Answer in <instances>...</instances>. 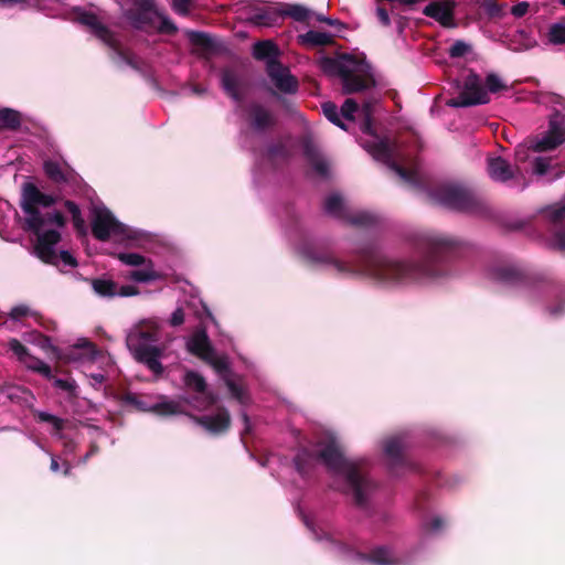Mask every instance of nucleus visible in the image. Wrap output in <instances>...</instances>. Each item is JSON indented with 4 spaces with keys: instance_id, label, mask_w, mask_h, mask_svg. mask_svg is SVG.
Masks as SVG:
<instances>
[{
    "instance_id": "14",
    "label": "nucleus",
    "mask_w": 565,
    "mask_h": 565,
    "mask_svg": "<svg viewBox=\"0 0 565 565\" xmlns=\"http://www.w3.org/2000/svg\"><path fill=\"white\" fill-rule=\"evenodd\" d=\"M92 232L98 241H108L125 234V226L106 209H95Z\"/></svg>"
},
{
    "instance_id": "34",
    "label": "nucleus",
    "mask_w": 565,
    "mask_h": 565,
    "mask_svg": "<svg viewBox=\"0 0 565 565\" xmlns=\"http://www.w3.org/2000/svg\"><path fill=\"white\" fill-rule=\"evenodd\" d=\"M279 14L280 18L290 17L298 22H303L308 19L309 11L300 4H288Z\"/></svg>"
},
{
    "instance_id": "7",
    "label": "nucleus",
    "mask_w": 565,
    "mask_h": 565,
    "mask_svg": "<svg viewBox=\"0 0 565 565\" xmlns=\"http://www.w3.org/2000/svg\"><path fill=\"white\" fill-rule=\"evenodd\" d=\"M407 448V443L403 437L392 436L383 439L382 450L391 475L399 477L406 471L416 469L408 456Z\"/></svg>"
},
{
    "instance_id": "2",
    "label": "nucleus",
    "mask_w": 565,
    "mask_h": 565,
    "mask_svg": "<svg viewBox=\"0 0 565 565\" xmlns=\"http://www.w3.org/2000/svg\"><path fill=\"white\" fill-rule=\"evenodd\" d=\"M316 458L326 468L343 477L348 493L356 507L365 509L370 498L377 490V482L371 477L372 462L367 457L347 458L334 435H327L317 443Z\"/></svg>"
},
{
    "instance_id": "3",
    "label": "nucleus",
    "mask_w": 565,
    "mask_h": 565,
    "mask_svg": "<svg viewBox=\"0 0 565 565\" xmlns=\"http://www.w3.org/2000/svg\"><path fill=\"white\" fill-rule=\"evenodd\" d=\"M56 202V198L40 191L34 184L26 183L23 188L22 210L25 214L28 230L34 234H42L46 225L56 228L64 226V217L60 212L42 214L39 206L49 207Z\"/></svg>"
},
{
    "instance_id": "12",
    "label": "nucleus",
    "mask_w": 565,
    "mask_h": 565,
    "mask_svg": "<svg viewBox=\"0 0 565 565\" xmlns=\"http://www.w3.org/2000/svg\"><path fill=\"white\" fill-rule=\"evenodd\" d=\"M279 126V117L269 106L249 102V130L262 135L273 134Z\"/></svg>"
},
{
    "instance_id": "37",
    "label": "nucleus",
    "mask_w": 565,
    "mask_h": 565,
    "mask_svg": "<svg viewBox=\"0 0 565 565\" xmlns=\"http://www.w3.org/2000/svg\"><path fill=\"white\" fill-rule=\"evenodd\" d=\"M547 41L553 45L565 44V25L562 23H554L550 26L546 34Z\"/></svg>"
},
{
    "instance_id": "40",
    "label": "nucleus",
    "mask_w": 565,
    "mask_h": 565,
    "mask_svg": "<svg viewBox=\"0 0 565 565\" xmlns=\"http://www.w3.org/2000/svg\"><path fill=\"white\" fill-rule=\"evenodd\" d=\"M358 109H359L358 103L352 98H347L341 106L340 113L344 119L353 121L354 114L358 111Z\"/></svg>"
},
{
    "instance_id": "50",
    "label": "nucleus",
    "mask_w": 565,
    "mask_h": 565,
    "mask_svg": "<svg viewBox=\"0 0 565 565\" xmlns=\"http://www.w3.org/2000/svg\"><path fill=\"white\" fill-rule=\"evenodd\" d=\"M550 159L539 157L534 160L533 171L535 174L543 175L550 168Z\"/></svg>"
},
{
    "instance_id": "5",
    "label": "nucleus",
    "mask_w": 565,
    "mask_h": 565,
    "mask_svg": "<svg viewBox=\"0 0 565 565\" xmlns=\"http://www.w3.org/2000/svg\"><path fill=\"white\" fill-rule=\"evenodd\" d=\"M428 195L434 203L452 211L471 214H482L487 211L483 201L471 189L461 184H440L431 189Z\"/></svg>"
},
{
    "instance_id": "39",
    "label": "nucleus",
    "mask_w": 565,
    "mask_h": 565,
    "mask_svg": "<svg viewBox=\"0 0 565 565\" xmlns=\"http://www.w3.org/2000/svg\"><path fill=\"white\" fill-rule=\"evenodd\" d=\"M65 207L72 214L75 228L79 232H84L85 231V222H84V218L82 217L81 210L78 209V206L72 201H66Z\"/></svg>"
},
{
    "instance_id": "61",
    "label": "nucleus",
    "mask_w": 565,
    "mask_h": 565,
    "mask_svg": "<svg viewBox=\"0 0 565 565\" xmlns=\"http://www.w3.org/2000/svg\"><path fill=\"white\" fill-rule=\"evenodd\" d=\"M184 320V316H183V312L182 310L178 309L175 310L173 313H172V317H171V323L173 326H179L183 322Z\"/></svg>"
},
{
    "instance_id": "59",
    "label": "nucleus",
    "mask_w": 565,
    "mask_h": 565,
    "mask_svg": "<svg viewBox=\"0 0 565 565\" xmlns=\"http://www.w3.org/2000/svg\"><path fill=\"white\" fill-rule=\"evenodd\" d=\"M444 525V521L439 516H435L427 525V530L431 531V532H435V531H438L443 527Z\"/></svg>"
},
{
    "instance_id": "55",
    "label": "nucleus",
    "mask_w": 565,
    "mask_h": 565,
    "mask_svg": "<svg viewBox=\"0 0 565 565\" xmlns=\"http://www.w3.org/2000/svg\"><path fill=\"white\" fill-rule=\"evenodd\" d=\"M312 168L319 173L320 175H327L328 173V163L326 160L321 157L317 159L316 161L310 163Z\"/></svg>"
},
{
    "instance_id": "20",
    "label": "nucleus",
    "mask_w": 565,
    "mask_h": 565,
    "mask_svg": "<svg viewBox=\"0 0 565 565\" xmlns=\"http://www.w3.org/2000/svg\"><path fill=\"white\" fill-rule=\"evenodd\" d=\"M280 19L279 12L267 6H258L249 1V24L273 26Z\"/></svg>"
},
{
    "instance_id": "26",
    "label": "nucleus",
    "mask_w": 565,
    "mask_h": 565,
    "mask_svg": "<svg viewBox=\"0 0 565 565\" xmlns=\"http://www.w3.org/2000/svg\"><path fill=\"white\" fill-rule=\"evenodd\" d=\"M279 54L278 45L271 40L258 41L253 45V56L258 61H265L266 65L271 61H278Z\"/></svg>"
},
{
    "instance_id": "58",
    "label": "nucleus",
    "mask_w": 565,
    "mask_h": 565,
    "mask_svg": "<svg viewBox=\"0 0 565 565\" xmlns=\"http://www.w3.org/2000/svg\"><path fill=\"white\" fill-rule=\"evenodd\" d=\"M207 434L217 436L227 431L230 426H203Z\"/></svg>"
},
{
    "instance_id": "52",
    "label": "nucleus",
    "mask_w": 565,
    "mask_h": 565,
    "mask_svg": "<svg viewBox=\"0 0 565 565\" xmlns=\"http://www.w3.org/2000/svg\"><path fill=\"white\" fill-rule=\"evenodd\" d=\"M376 2H377L376 17H377L380 23L383 26H390L391 25V18H390L388 11L386 10V8H384L381 4V0H376Z\"/></svg>"
},
{
    "instance_id": "15",
    "label": "nucleus",
    "mask_w": 565,
    "mask_h": 565,
    "mask_svg": "<svg viewBox=\"0 0 565 565\" xmlns=\"http://www.w3.org/2000/svg\"><path fill=\"white\" fill-rule=\"evenodd\" d=\"M266 74L276 89L285 95H295L299 90V81L291 74L288 66L280 61H271L267 64Z\"/></svg>"
},
{
    "instance_id": "31",
    "label": "nucleus",
    "mask_w": 565,
    "mask_h": 565,
    "mask_svg": "<svg viewBox=\"0 0 565 565\" xmlns=\"http://www.w3.org/2000/svg\"><path fill=\"white\" fill-rule=\"evenodd\" d=\"M96 294L103 297H114L117 295V285L109 279H95L92 282Z\"/></svg>"
},
{
    "instance_id": "22",
    "label": "nucleus",
    "mask_w": 565,
    "mask_h": 565,
    "mask_svg": "<svg viewBox=\"0 0 565 565\" xmlns=\"http://www.w3.org/2000/svg\"><path fill=\"white\" fill-rule=\"evenodd\" d=\"M129 399L136 405V407L143 412H154L158 414H175L179 411V404L169 401V399H162L160 402H147L142 397L139 396H132L129 397Z\"/></svg>"
},
{
    "instance_id": "24",
    "label": "nucleus",
    "mask_w": 565,
    "mask_h": 565,
    "mask_svg": "<svg viewBox=\"0 0 565 565\" xmlns=\"http://www.w3.org/2000/svg\"><path fill=\"white\" fill-rule=\"evenodd\" d=\"M361 561L370 562L375 565H401L399 558L395 557L387 546H379L373 548L370 553H359Z\"/></svg>"
},
{
    "instance_id": "60",
    "label": "nucleus",
    "mask_w": 565,
    "mask_h": 565,
    "mask_svg": "<svg viewBox=\"0 0 565 565\" xmlns=\"http://www.w3.org/2000/svg\"><path fill=\"white\" fill-rule=\"evenodd\" d=\"M192 41L196 44L209 45L210 39L203 33H195L192 35Z\"/></svg>"
},
{
    "instance_id": "9",
    "label": "nucleus",
    "mask_w": 565,
    "mask_h": 565,
    "mask_svg": "<svg viewBox=\"0 0 565 565\" xmlns=\"http://www.w3.org/2000/svg\"><path fill=\"white\" fill-rule=\"evenodd\" d=\"M57 230L56 227L46 230L42 234L36 235L35 254L45 263L57 264L58 259H61L65 265L75 267L77 265L76 259L68 252H61L57 255L54 249V246L61 239V234Z\"/></svg>"
},
{
    "instance_id": "1",
    "label": "nucleus",
    "mask_w": 565,
    "mask_h": 565,
    "mask_svg": "<svg viewBox=\"0 0 565 565\" xmlns=\"http://www.w3.org/2000/svg\"><path fill=\"white\" fill-rule=\"evenodd\" d=\"M414 246L422 255L419 262L390 258L374 246L362 247L351 262L341 260L330 252H313L309 258L313 263L332 266L337 274L344 277L365 276L382 285H404L446 275L445 264L460 255L463 242L429 232L417 235Z\"/></svg>"
},
{
    "instance_id": "62",
    "label": "nucleus",
    "mask_w": 565,
    "mask_h": 565,
    "mask_svg": "<svg viewBox=\"0 0 565 565\" xmlns=\"http://www.w3.org/2000/svg\"><path fill=\"white\" fill-rule=\"evenodd\" d=\"M317 19H318V21L323 22V23H327V24H329V25H333V26H335V25L343 26V23H342V22H340L338 19H331V18H327V17H324V15H318V18H317Z\"/></svg>"
},
{
    "instance_id": "46",
    "label": "nucleus",
    "mask_w": 565,
    "mask_h": 565,
    "mask_svg": "<svg viewBox=\"0 0 565 565\" xmlns=\"http://www.w3.org/2000/svg\"><path fill=\"white\" fill-rule=\"evenodd\" d=\"M271 95L276 97V100L286 113L290 115H295L297 113V106L291 99L284 97L276 92H271Z\"/></svg>"
},
{
    "instance_id": "53",
    "label": "nucleus",
    "mask_w": 565,
    "mask_h": 565,
    "mask_svg": "<svg viewBox=\"0 0 565 565\" xmlns=\"http://www.w3.org/2000/svg\"><path fill=\"white\" fill-rule=\"evenodd\" d=\"M303 154L308 159L309 163L316 161L317 159L321 158L320 152L318 149L311 143L306 142L303 146Z\"/></svg>"
},
{
    "instance_id": "64",
    "label": "nucleus",
    "mask_w": 565,
    "mask_h": 565,
    "mask_svg": "<svg viewBox=\"0 0 565 565\" xmlns=\"http://www.w3.org/2000/svg\"><path fill=\"white\" fill-rule=\"evenodd\" d=\"M527 156V150L524 147L519 146L515 150V157L519 161H524Z\"/></svg>"
},
{
    "instance_id": "16",
    "label": "nucleus",
    "mask_w": 565,
    "mask_h": 565,
    "mask_svg": "<svg viewBox=\"0 0 565 565\" xmlns=\"http://www.w3.org/2000/svg\"><path fill=\"white\" fill-rule=\"evenodd\" d=\"M188 350L200 359L214 365L216 369H223L225 361L215 354L212 349L207 334L203 330L194 332L186 342Z\"/></svg>"
},
{
    "instance_id": "36",
    "label": "nucleus",
    "mask_w": 565,
    "mask_h": 565,
    "mask_svg": "<svg viewBox=\"0 0 565 565\" xmlns=\"http://www.w3.org/2000/svg\"><path fill=\"white\" fill-rule=\"evenodd\" d=\"M184 383L190 390L203 393L206 387L205 380L196 372L189 371L184 375Z\"/></svg>"
},
{
    "instance_id": "17",
    "label": "nucleus",
    "mask_w": 565,
    "mask_h": 565,
    "mask_svg": "<svg viewBox=\"0 0 565 565\" xmlns=\"http://www.w3.org/2000/svg\"><path fill=\"white\" fill-rule=\"evenodd\" d=\"M222 84L226 94L236 103L244 99L246 93V76L243 66H231L224 70Z\"/></svg>"
},
{
    "instance_id": "47",
    "label": "nucleus",
    "mask_w": 565,
    "mask_h": 565,
    "mask_svg": "<svg viewBox=\"0 0 565 565\" xmlns=\"http://www.w3.org/2000/svg\"><path fill=\"white\" fill-rule=\"evenodd\" d=\"M483 9H484V12L490 18H501L502 14H503V10H502L501 4H499L494 0L486 1L484 4H483Z\"/></svg>"
},
{
    "instance_id": "44",
    "label": "nucleus",
    "mask_w": 565,
    "mask_h": 565,
    "mask_svg": "<svg viewBox=\"0 0 565 565\" xmlns=\"http://www.w3.org/2000/svg\"><path fill=\"white\" fill-rule=\"evenodd\" d=\"M25 364L28 365V367L43 374L46 377L51 376L50 365H47L45 362H43L39 359H34V358L30 356L28 360V363H25Z\"/></svg>"
},
{
    "instance_id": "10",
    "label": "nucleus",
    "mask_w": 565,
    "mask_h": 565,
    "mask_svg": "<svg viewBox=\"0 0 565 565\" xmlns=\"http://www.w3.org/2000/svg\"><path fill=\"white\" fill-rule=\"evenodd\" d=\"M117 258L125 265L131 267H140L131 270L127 275V279L136 282H150L160 280L163 275L154 269L153 262L138 253H119Z\"/></svg>"
},
{
    "instance_id": "45",
    "label": "nucleus",
    "mask_w": 565,
    "mask_h": 565,
    "mask_svg": "<svg viewBox=\"0 0 565 565\" xmlns=\"http://www.w3.org/2000/svg\"><path fill=\"white\" fill-rule=\"evenodd\" d=\"M10 317L13 320H21L26 317L36 318V313L33 312L28 306L20 305V306L12 308V310L10 311Z\"/></svg>"
},
{
    "instance_id": "43",
    "label": "nucleus",
    "mask_w": 565,
    "mask_h": 565,
    "mask_svg": "<svg viewBox=\"0 0 565 565\" xmlns=\"http://www.w3.org/2000/svg\"><path fill=\"white\" fill-rule=\"evenodd\" d=\"M470 51V45L466 42L458 40L449 47V56L452 58L462 57Z\"/></svg>"
},
{
    "instance_id": "29",
    "label": "nucleus",
    "mask_w": 565,
    "mask_h": 565,
    "mask_svg": "<svg viewBox=\"0 0 565 565\" xmlns=\"http://www.w3.org/2000/svg\"><path fill=\"white\" fill-rule=\"evenodd\" d=\"M44 171L46 175L55 181V182H65L68 180L70 171L66 168H63L56 161H45L44 162Z\"/></svg>"
},
{
    "instance_id": "56",
    "label": "nucleus",
    "mask_w": 565,
    "mask_h": 565,
    "mask_svg": "<svg viewBox=\"0 0 565 565\" xmlns=\"http://www.w3.org/2000/svg\"><path fill=\"white\" fill-rule=\"evenodd\" d=\"M54 385L63 391L72 392L75 387L73 381L63 380V379H55Z\"/></svg>"
},
{
    "instance_id": "21",
    "label": "nucleus",
    "mask_w": 565,
    "mask_h": 565,
    "mask_svg": "<svg viewBox=\"0 0 565 565\" xmlns=\"http://www.w3.org/2000/svg\"><path fill=\"white\" fill-rule=\"evenodd\" d=\"M341 81L345 94L359 93L375 86V81L371 75H358L350 67H348Z\"/></svg>"
},
{
    "instance_id": "13",
    "label": "nucleus",
    "mask_w": 565,
    "mask_h": 565,
    "mask_svg": "<svg viewBox=\"0 0 565 565\" xmlns=\"http://www.w3.org/2000/svg\"><path fill=\"white\" fill-rule=\"evenodd\" d=\"M565 142V116L559 111L551 115L548 121V129L544 136L539 139L532 149L535 152H544L554 150Z\"/></svg>"
},
{
    "instance_id": "35",
    "label": "nucleus",
    "mask_w": 565,
    "mask_h": 565,
    "mask_svg": "<svg viewBox=\"0 0 565 565\" xmlns=\"http://www.w3.org/2000/svg\"><path fill=\"white\" fill-rule=\"evenodd\" d=\"M288 154V149L281 142L271 143L266 150V157L273 163L286 160Z\"/></svg>"
},
{
    "instance_id": "25",
    "label": "nucleus",
    "mask_w": 565,
    "mask_h": 565,
    "mask_svg": "<svg viewBox=\"0 0 565 565\" xmlns=\"http://www.w3.org/2000/svg\"><path fill=\"white\" fill-rule=\"evenodd\" d=\"M344 61H352V57L349 54H342L340 57L323 56L319 61V67L326 75L341 78L349 67Z\"/></svg>"
},
{
    "instance_id": "30",
    "label": "nucleus",
    "mask_w": 565,
    "mask_h": 565,
    "mask_svg": "<svg viewBox=\"0 0 565 565\" xmlns=\"http://www.w3.org/2000/svg\"><path fill=\"white\" fill-rule=\"evenodd\" d=\"M324 211L338 218L345 220L347 213L343 206V200L339 194H331L324 201Z\"/></svg>"
},
{
    "instance_id": "41",
    "label": "nucleus",
    "mask_w": 565,
    "mask_h": 565,
    "mask_svg": "<svg viewBox=\"0 0 565 565\" xmlns=\"http://www.w3.org/2000/svg\"><path fill=\"white\" fill-rule=\"evenodd\" d=\"M10 350L18 356V359L24 363H28L30 358L26 348L17 339H12L8 343Z\"/></svg>"
},
{
    "instance_id": "51",
    "label": "nucleus",
    "mask_w": 565,
    "mask_h": 565,
    "mask_svg": "<svg viewBox=\"0 0 565 565\" xmlns=\"http://www.w3.org/2000/svg\"><path fill=\"white\" fill-rule=\"evenodd\" d=\"M362 111L364 114V124H363V131L364 132H370L371 130V125H372V120H371V117H372V111H373V105L371 102H366L363 104V108H362Z\"/></svg>"
},
{
    "instance_id": "11",
    "label": "nucleus",
    "mask_w": 565,
    "mask_h": 565,
    "mask_svg": "<svg viewBox=\"0 0 565 565\" xmlns=\"http://www.w3.org/2000/svg\"><path fill=\"white\" fill-rule=\"evenodd\" d=\"M490 98L487 90L482 87L478 74L470 72L463 81V88L457 97L448 102L452 107H469L489 103Z\"/></svg>"
},
{
    "instance_id": "32",
    "label": "nucleus",
    "mask_w": 565,
    "mask_h": 565,
    "mask_svg": "<svg viewBox=\"0 0 565 565\" xmlns=\"http://www.w3.org/2000/svg\"><path fill=\"white\" fill-rule=\"evenodd\" d=\"M322 113L326 116V118L334 124L335 126L340 127L343 130H347V126L344 121L340 118L338 107L332 102H326L322 104Z\"/></svg>"
},
{
    "instance_id": "27",
    "label": "nucleus",
    "mask_w": 565,
    "mask_h": 565,
    "mask_svg": "<svg viewBox=\"0 0 565 565\" xmlns=\"http://www.w3.org/2000/svg\"><path fill=\"white\" fill-rule=\"evenodd\" d=\"M298 42L308 47L326 46L333 44V36L326 32L310 30L298 35Z\"/></svg>"
},
{
    "instance_id": "63",
    "label": "nucleus",
    "mask_w": 565,
    "mask_h": 565,
    "mask_svg": "<svg viewBox=\"0 0 565 565\" xmlns=\"http://www.w3.org/2000/svg\"><path fill=\"white\" fill-rule=\"evenodd\" d=\"M295 465H296V468H297L299 473H301V475L307 473V469H306L305 463H303L302 455L299 454L295 458Z\"/></svg>"
},
{
    "instance_id": "54",
    "label": "nucleus",
    "mask_w": 565,
    "mask_h": 565,
    "mask_svg": "<svg viewBox=\"0 0 565 565\" xmlns=\"http://www.w3.org/2000/svg\"><path fill=\"white\" fill-rule=\"evenodd\" d=\"M529 7L527 2H519L512 7L511 13L516 18H522L527 13Z\"/></svg>"
},
{
    "instance_id": "4",
    "label": "nucleus",
    "mask_w": 565,
    "mask_h": 565,
    "mask_svg": "<svg viewBox=\"0 0 565 565\" xmlns=\"http://www.w3.org/2000/svg\"><path fill=\"white\" fill-rule=\"evenodd\" d=\"M159 340V324L154 319H147L136 324L127 337V345L135 358L147 364L154 373L162 372L159 359L161 350L154 344Z\"/></svg>"
},
{
    "instance_id": "33",
    "label": "nucleus",
    "mask_w": 565,
    "mask_h": 565,
    "mask_svg": "<svg viewBox=\"0 0 565 565\" xmlns=\"http://www.w3.org/2000/svg\"><path fill=\"white\" fill-rule=\"evenodd\" d=\"M20 126V115L12 109L0 110V128L15 129Z\"/></svg>"
},
{
    "instance_id": "8",
    "label": "nucleus",
    "mask_w": 565,
    "mask_h": 565,
    "mask_svg": "<svg viewBox=\"0 0 565 565\" xmlns=\"http://www.w3.org/2000/svg\"><path fill=\"white\" fill-rule=\"evenodd\" d=\"M399 146L396 141L390 139H381L380 141L371 146L370 152L372 156L385 163L392 171H394L402 180L407 183L415 184L418 182L417 171L414 169H407L401 166L396 161L398 156Z\"/></svg>"
},
{
    "instance_id": "42",
    "label": "nucleus",
    "mask_w": 565,
    "mask_h": 565,
    "mask_svg": "<svg viewBox=\"0 0 565 565\" xmlns=\"http://www.w3.org/2000/svg\"><path fill=\"white\" fill-rule=\"evenodd\" d=\"M486 86H487V89L493 94L498 93L500 90L507 89V85L503 84L502 81L500 79V77L494 73H490L487 75Z\"/></svg>"
},
{
    "instance_id": "57",
    "label": "nucleus",
    "mask_w": 565,
    "mask_h": 565,
    "mask_svg": "<svg viewBox=\"0 0 565 565\" xmlns=\"http://www.w3.org/2000/svg\"><path fill=\"white\" fill-rule=\"evenodd\" d=\"M139 294V290L135 286H122L120 288L117 287V295L128 297L136 296Z\"/></svg>"
},
{
    "instance_id": "38",
    "label": "nucleus",
    "mask_w": 565,
    "mask_h": 565,
    "mask_svg": "<svg viewBox=\"0 0 565 565\" xmlns=\"http://www.w3.org/2000/svg\"><path fill=\"white\" fill-rule=\"evenodd\" d=\"M345 220L356 226H371L376 223V217L367 212H359L351 216H345Z\"/></svg>"
},
{
    "instance_id": "18",
    "label": "nucleus",
    "mask_w": 565,
    "mask_h": 565,
    "mask_svg": "<svg viewBox=\"0 0 565 565\" xmlns=\"http://www.w3.org/2000/svg\"><path fill=\"white\" fill-rule=\"evenodd\" d=\"M75 21L87 26L103 42L111 45L114 38L111 32L103 24L97 14L92 11L78 9L75 11Z\"/></svg>"
},
{
    "instance_id": "23",
    "label": "nucleus",
    "mask_w": 565,
    "mask_h": 565,
    "mask_svg": "<svg viewBox=\"0 0 565 565\" xmlns=\"http://www.w3.org/2000/svg\"><path fill=\"white\" fill-rule=\"evenodd\" d=\"M487 170L489 177L497 182L505 183L514 178L511 164L502 157L489 158Z\"/></svg>"
},
{
    "instance_id": "28",
    "label": "nucleus",
    "mask_w": 565,
    "mask_h": 565,
    "mask_svg": "<svg viewBox=\"0 0 565 565\" xmlns=\"http://www.w3.org/2000/svg\"><path fill=\"white\" fill-rule=\"evenodd\" d=\"M494 277L505 284H518L524 280V273L514 266H502L494 270Z\"/></svg>"
},
{
    "instance_id": "19",
    "label": "nucleus",
    "mask_w": 565,
    "mask_h": 565,
    "mask_svg": "<svg viewBox=\"0 0 565 565\" xmlns=\"http://www.w3.org/2000/svg\"><path fill=\"white\" fill-rule=\"evenodd\" d=\"M454 8L455 4L450 1H435L427 4L423 13L439 22L443 26H454Z\"/></svg>"
},
{
    "instance_id": "6",
    "label": "nucleus",
    "mask_w": 565,
    "mask_h": 565,
    "mask_svg": "<svg viewBox=\"0 0 565 565\" xmlns=\"http://www.w3.org/2000/svg\"><path fill=\"white\" fill-rule=\"evenodd\" d=\"M131 8L127 12L128 19L136 28H145L147 25H156L161 32H174L175 26L162 13H160L151 0H129Z\"/></svg>"
},
{
    "instance_id": "48",
    "label": "nucleus",
    "mask_w": 565,
    "mask_h": 565,
    "mask_svg": "<svg viewBox=\"0 0 565 565\" xmlns=\"http://www.w3.org/2000/svg\"><path fill=\"white\" fill-rule=\"evenodd\" d=\"M194 0H172V9L175 13L188 15Z\"/></svg>"
},
{
    "instance_id": "49",
    "label": "nucleus",
    "mask_w": 565,
    "mask_h": 565,
    "mask_svg": "<svg viewBox=\"0 0 565 565\" xmlns=\"http://www.w3.org/2000/svg\"><path fill=\"white\" fill-rule=\"evenodd\" d=\"M547 212L551 221L554 223L565 220V204L550 206Z\"/></svg>"
}]
</instances>
